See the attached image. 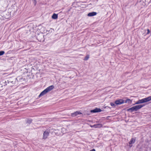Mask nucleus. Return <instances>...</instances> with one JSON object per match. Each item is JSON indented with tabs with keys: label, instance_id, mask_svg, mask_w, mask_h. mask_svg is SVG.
<instances>
[{
	"label": "nucleus",
	"instance_id": "f257e3e1",
	"mask_svg": "<svg viewBox=\"0 0 151 151\" xmlns=\"http://www.w3.org/2000/svg\"><path fill=\"white\" fill-rule=\"evenodd\" d=\"M151 100V96L142 99L141 100H139L136 102L135 104H139L149 101Z\"/></svg>",
	"mask_w": 151,
	"mask_h": 151
},
{
	"label": "nucleus",
	"instance_id": "f03ea898",
	"mask_svg": "<svg viewBox=\"0 0 151 151\" xmlns=\"http://www.w3.org/2000/svg\"><path fill=\"white\" fill-rule=\"evenodd\" d=\"M11 16L10 12H9L8 11H5L4 12L2 15V17L6 19L9 18Z\"/></svg>",
	"mask_w": 151,
	"mask_h": 151
},
{
	"label": "nucleus",
	"instance_id": "7ed1b4c3",
	"mask_svg": "<svg viewBox=\"0 0 151 151\" xmlns=\"http://www.w3.org/2000/svg\"><path fill=\"white\" fill-rule=\"evenodd\" d=\"M124 100L122 99L116 100L115 101V104L116 105H120L124 103Z\"/></svg>",
	"mask_w": 151,
	"mask_h": 151
},
{
	"label": "nucleus",
	"instance_id": "20e7f679",
	"mask_svg": "<svg viewBox=\"0 0 151 151\" xmlns=\"http://www.w3.org/2000/svg\"><path fill=\"white\" fill-rule=\"evenodd\" d=\"M49 132L47 131H45L43 134V138L44 139H46L49 135Z\"/></svg>",
	"mask_w": 151,
	"mask_h": 151
},
{
	"label": "nucleus",
	"instance_id": "39448f33",
	"mask_svg": "<svg viewBox=\"0 0 151 151\" xmlns=\"http://www.w3.org/2000/svg\"><path fill=\"white\" fill-rule=\"evenodd\" d=\"M101 111V110L100 108H96V109L91 110L90 112L91 113H96L98 112H100Z\"/></svg>",
	"mask_w": 151,
	"mask_h": 151
},
{
	"label": "nucleus",
	"instance_id": "423d86ee",
	"mask_svg": "<svg viewBox=\"0 0 151 151\" xmlns=\"http://www.w3.org/2000/svg\"><path fill=\"white\" fill-rule=\"evenodd\" d=\"M144 106V105H139L134 106L135 111H137L138 110L141 109Z\"/></svg>",
	"mask_w": 151,
	"mask_h": 151
},
{
	"label": "nucleus",
	"instance_id": "0eeeda50",
	"mask_svg": "<svg viewBox=\"0 0 151 151\" xmlns=\"http://www.w3.org/2000/svg\"><path fill=\"white\" fill-rule=\"evenodd\" d=\"M54 86L53 85L50 86L47 88L45 89L47 92H48L53 89Z\"/></svg>",
	"mask_w": 151,
	"mask_h": 151
},
{
	"label": "nucleus",
	"instance_id": "6e6552de",
	"mask_svg": "<svg viewBox=\"0 0 151 151\" xmlns=\"http://www.w3.org/2000/svg\"><path fill=\"white\" fill-rule=\"evenodd\" d=\"M81 114L82 113L81 112L77 111L75 112L74 113H72L71 114V116H72L74 117L78 115V114Z\"/></svg>",
	"mask_w": 151,
	"mask_h": 151
},
{
	"label": "nucleus",
	"instance_id": "1a4fd4ad",
	"mask_svg": "<svg viewBox=\"0 0 151 151\" xmlns=\"http://www.w3.org/2000/svg\"><path fill=\"white\" fill-rule=\"evenodd\" d=\"M97 14V13L95 12H93L89 13L88 14V16L89 17H92L96 15Z\"/></svg>",
	"mask_w": 151,
	"mask_h": 151
},
{
	"label": "nucleus",
	"instance_id": "9d476101",
	"mask_svg": "<svg viewBox=\"0 0 151 151\" xmlns=\"http://www.w3.org/2000/svg\"><path fill=\"white\" fill-rule=\"evenodd\" d=\"M47 92L46 90L45 89L40 94V95L39 96V97H40L41 96L44 95L45 94H46V93H47Z\"/></svg>",
	"mask_w": 151,
	"mask_h": 151
},
{
	"label": "nucleus",
	"instance_id": "9b49d317",
	"mask_svg": "<svg viewBox=\"0 0 151 151\" xmlns=\"http://www.w3.org/2000/svg\"><path fill=\"white\" fill-rule=\"evenodd\" d=\"M127 111H130L131 112H132L134 111H135V109L134 106L127 109Z\"/></svg>",
	"mask_w": 151,
	"mask_h": 151
},
{
	"label": "nucleus",
	"instance_id": "f8f14e48",
	"mask_svg": "<svg viewBox=\"0 0 151 151\" xmlns=\"http://www.w3.org/2000/svg\"><path fill=\"white\" fill-rule=\"evenodd\" d=\"M135 139L134 138H132L131 139V140L129 142V143L130 145L131 144L134 143L135 142Z\"/></svg>",
	"mask_w": 151,
	"mask_h": 151
},
{
	"label": "nucleus",
	"instance_id": "ddd939ff",
	"mask_svg": "<svg viewBox=\"0 0 151 151\" xmlns=\"http://www.w3.org/2000/svg\"><path fill=\"white\" fill-rule=\"evenodd\" d=\"M58 14L54 13L52 16V18L54 19H56L58 18Z\"/></svg>",
	"mask_w": 151,
	"mask_h": 151
},
{
	"label": "nucleus",
	"instance_id": "4468645a",
	"mask_svg": "<svg viewBox=\"0 0 151 151\" xmlns=\"http://www.w3.org/2000/svg\"><path fill=\"white\" fill-rule=\"evenodd\" d=\"M8 83H9L10 82L12 83V84H14V81H12V79L11 78L9 79V80H8Z\"/></svg>",
	"mask_w": 151,
	"mask_h": 151
},
{
	"label": "nucleus",
	"instance_id": "2eb2a0df",
	"mask_svg": "<svg viewBox=\"0 0 151 151\" xmlns=\"http://www.w3.org/2000/svg\"><path fill=\"white\" fill-rule=\"evenodd\" d=\"M54 129H50L49 130V131H48V132H49V133H52V132H54Z\"/></svg>",
	"mask_w": 151,
	"mask_h": 151
},
{
	"label": "nucleus",
	"instance_id": "dca6fc26",
	"mask_svg": "<svg viewBox=\"0 0 151 151\" xmlns=\"http://www.w3.org/2000/svg\"><path fill=\"white\" fill-rule=\"evenodd\" d=\"M89 58V55H87L84 58V60H87Z\"/></svg>",
	"mask_w": 151,
	"mask_h": 151
},
{
	"label": "nucleus",
	"instance_id": "f3484780",
	"mask_svg": "<svg viewBox=\"0 0 151 151\" xmlns=\"http://www.w3.org/2000/svg\"><path fill=\"white\" fill-rule=\"evenodd\" d=\"M32 119L28 120L27 122V123H28L29 124L32 122Z\"/></svg>",
	"mask_w": 151,
	"mask_h": 151
},
{
	"label": "nucleus",
	"instance_id": "a211bd4d",
	"mask_svg": "<svg viewBox=\"0 0 151 151\" xmlns=\"http://www.w3.org/2000/svg\"><path fill=\"white\" fill-rule=\"evenodd\" d=\"M130 102V103H131V100L129 99H127V100H126L125 102V103H127V102H128L129 103V102Z\"/></svg>",
	"mask_w": 151,
	"mask_h": 151
},
{
	"label": "nucleus",
	"instance_id": "6ab92c4d",
	"mask_svg": "<svg viewBox=\"0 0 151 151\" xmlns=\"http://www.w3.org/2000/svg\"><path fill=\"white\" fill-rule=\"evenodd\" d=\"M4 53L5 52L4 51H0V56L3 55Z\"/></svg>",
	"mask_w": 151,
	"mask_h": 151
},
{
	"label": "nucleus",
	"instance_id": "aec40b11",
	"mask_svg": "<svg viewBox=\"0 0 151 151\" xmlns=\"http://www.w3.org/2000/svg\"><path fill=\"white\" fill-rule=\"evenodd\" d=\"M33 1V3L34 4V5L35 6L37 3V1L36 0H32Z\"/></svg>",
	"mask_w": 151,
	"mask_h": 151
},
{
	"label": "nucleus",
	"instance_id": "412c9836",
	"mask_svg": "<svg viewBox=\"0 0 151 151\" xmlns=\"http://www.w3.org/2000/svg\"><path fill=\"white\" fill-rule=\"evenodd\" d=\"M110 104L112 106H115V105L114 103H112V102H111L110 103Z\"/></svg>",
	"mask_w": 151,
	"mask_h": 151
},
{
	"label": "nucleus",
	"instance_id": "4be33fe9",
	"mask_svg": "<svg viewBox=\"0 0 151 151\" xmlns=\"http://www.w3.org/2000/svg\"><path fill=\"white\" fill-rule=\"evenodd\" d=\"M147 34H149V33L150 32V31L149 29H147Z\"/></svg>",
	"mask_w": 151,
	"mask_h": 151
},
{
	"label": "nucleus",
	"instance_id": "5701e85b",
	"mask_svg": "<svg viewBox=\"0 0 151 151\" xmlns=\"http://www.w3.org/2000/svg\"><path fill=\"white\" fill-rule=\"evenodd\" d=\"M0 19H4V18L3 17H2V16H1L0 15Z\"/></svg>",
	"mask_w": 151,
	"mask_h": 151
},
{
	"label": "nucleus",
	"instance_id": "b1692460",
	"mask_svg": "<svg viewBox=\"0 0 151 151\" xmlns=\"http://www.w3.org/2000/svg\"><path fill=\"white\" fill-rule=\"evenodd\" d=\"M97 125L101 126V124H97V125H94V126H96Z\"/></svg>",
	"mask_w": 151,
	"mask_h": 151
},
{
	"label": "nucleus",
	"instance_id": "393cba45",
	"mask_svg": "<svg viewBox=\"0 0 151 151\" xmlns=\"http://www.w3.org/2000/svg\"><path fill=\"white\" fill-rule=\"evenodd\" d=\"M90 151H96L95 149H93L92 150H91Z\"/></svg>",
	"mask_w": 151,
	"mask_h": 151
},
{
	"label": "nucleus",
	"instance_id": "a878e982",
	"mask_svg": "<svg viewBox=\"0 0 151 151\" xmlns=\"http://www.w3.org/2000/svg\"><path fill=\"white\" fill-rule=\"evenodd\" d=\"M129 146L130 147H131L132 146V145H130Z\"/></svg>",
	"mask_w": 151,
	"mask_h": 151
}]
</instances>
